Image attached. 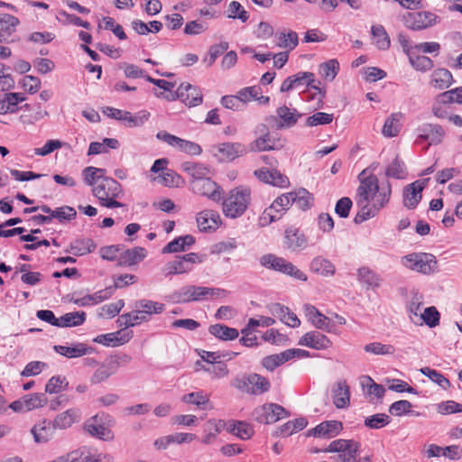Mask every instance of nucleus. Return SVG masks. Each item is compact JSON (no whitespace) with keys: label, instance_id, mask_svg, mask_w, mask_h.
Segmentation results:
<instances>
[{"label":"nucleus","instance_id":"f257e3e1","mask_svg":"<svg viewBox=\"0 0 462 462\" xmlns=\"http://www.w3.org/2000/svg\"><path fill=\"white\" fill-rule=\"evenodd\" d=\"M392 186L389 180L379 185L375 175H370L361 180L356 190V205L360 208L354 222L361 224L374 217L390 200Z\"/></svg>","mask_w":462,"mask_h":462},{"label":"nucleus","instance_id":"f03ea898","mask_svg":"<svg viewBox=\"0 0 462 462\" xmlns=\"http://www.w3.org/2000/svg\"><path fill=\"white\" fill-rule=\"evenodd\" d=\"M250 199L251 191L248 188L240 186L231 189L228 196L222 199L224 215L230 218L241 217L247 209Z\"/></svg>","mask_w":462,"mask_h":462},{"label":"nucleus","instance_id":"7ed1b4c3","mask_svg":"<svg viewBox=\"0 0 462 462\" xmlns=\"http://www.w3.org/2000/svg\"><path fill=\"white\" fill-rule=\"evenodd\" d=\"M224 295H226V291L220 288L186 285L174 291L171 298L177 303H188L208 300V298H220Z\"/></svg>","mask_w":462,"mask_h":462},{"label":"nucleus","instance_id":"20e7f679","mask_svg":"<svg viewBox=\"0 0 462 462\" xmlns=\"http://www.w3.org/2000/svg\"><path fill=\"white\" fill-rule=\"evenodd\" d=\"M92 192L103 207L109 208L125 207V204L115 199L122 193V187L111 177L104 178L101 183L94 187Z\"/></svg>","mask_w":462,"mask_h":462},{"label":"nucleus","instance_id":"39448f33","mask_svg":"<svg viewBox=\"0 0 462 462\" xmlns=\"http://www.w3.org/2000/svg\"><path fill=\"white\" fill-rule=\"evenodd\" d=\"M260 264L267 269L293 277L299 281H307V275L292 263L273 254H265L259 259Z\"/></svg>","mask_w":462,"mask_h":462},{"label":"nucleus","instance_id":"423d86ee","mask_svg":"<svg viewBox=\"0 0 462 462\" xmlns=\"http://www.w3.org/2000/svg\"><path fill=\"white\" fill-rule=\"evenodd\" d=\"M256 134H259L260 135L254 141L250 143L246 148L247 152L279 150L283 147V143L281 139L271 135L266 125H260L257 126Z\"/></svg>","mask_w":462,"mask_h":462},{"label":"nucleus","instance_id":"0eeeda50","mask_svg":"<svg viewBox=\"0 0 462 462\" xmlns=\"http://www.w3.org/2000/svg\"><path fill=\"white\" fill-rule=\"evenodd\" d=\"M315 75L309 71H300L292 76L286 78L281 85V92H288L293 89H300L303 88L310 87L313 89L319 91L322 97H325V91L319 87L314 85Z\"/></svg>","mask_w":462,"mask_h":462},{"label":"nucleus","instance_id":"6e6552de","mask_svg":"<svg viewBox=\"0 0 462 462\" xmlns=\"http://www.w3.org/2000/svg\"><path fill=\"white\" fill-rule=\"evenodd\" d=\"M360 443L354 439H336L333 440L328 448H324L325 452L341 453L339 458L343 462H356V455L360 448Z\"/></svg>","mask_w":462,"mask_h":462},{"label":"nucleus","instance_id":"1a4fd4ad","mask_svg":"<svg viewBox=\"0 0 462 462\" xmlns=\"http://www.w3.org/2000/svg\"><path fill=\"white\" fill-rule=\"evenodd\" d=\"M291 205L290 192L281 195L269 208L264 209L260 217V225L264 226L279 220L282 216V212L288 210Z\"/></svg>","mask_w":462,"mask_h":462},{"label":"nucleus","instance_id":"9d476101","mask_svg":"<svg viewBox=\"0 0 462 462\" xmlns=\"http://www.w3.org/2000/svg\"><path fill=\"white\" fill-rule=\"evenodd\" d=\"M190 187L194 193L208 197L215 202L223 199V189L209 176L202 180H191Z\"/></svg>","mask_w":462,"mask_h":462},{"label":"nucleus","instance_id":"9b49d317","mask_svg":"<svg viewBox=\"0 0 462 462\" xmlns=\"http://www.w3.org/2000/svg\"><path fill=\"white\" fill-rule=\"evenodd\" d=\"M403 264L414 271L430 273L433 270V265H436L437 262L435 256L427 253H414L408 254L402 258Z\"/></svg>","mask_w":462,"mask_h":462},{"label":"nucleus","instance_id":"f8f14e48","mask_svg":"<svg viewBox=\"0 0 462 462\" xmlns=\"http://www.w3.org/2000/svg\"><path fill=\"white\" fill-rule=\"evenodd\" d=\"M438 16L430 12L407 13L402 21L405 26L413 31H420L432 26Z\"/></svg>","mask_w":462,"mask_h":462},{"label":"nucleus","instance_id":"ddd939ff","mask_svg":"<svg viewBox=\"0 0 462 462\" xmlns=\"http://www.w3.org/2000/svg\"><path fill=\"white\" fill-rule=\"evenodd\" d=\"M301 116L297 109L282 106L276 109V116H272L266 120L269 123L274 122L276 129L291 128L297 124Z\"/></svg>","mask_w":462,"mask_h":462},{"label":"nucleus","instance_id":"4468645a","mask_svg":"<svg viewBox=\"0 0 462 462\" xmlns=\"http://www.w3.org/2000/svg\"><path fill=\"white\" fill-rule=\"evenodd\" d=\"M425 188V180H416L403 188V205L408 209H414L422 198V190Z\"/></svg>","mask_w":462,"mask_h":462},{"label":"nucleus","instance_id":"2eb2a0df","mask_svg":"<svg viewBox=\"0 0 462 462\" xmlns=\"http://www.w3.org/2000/svg\"><path fill=\"white\" fill-rule=\"evenodd\" d=\"M215 150V155L219 156V161H234L247 153L246 147L240 143H223L216 146Z\"/></svg>","mask_w":462,"mask_h":462},{"label":"nucleus","instance_id":"dca6fc26","mask_svg":"<svg viewBox=\"0 0 462 462\" xmlns=\"http://www.w3.org/2000/svg\"><path fill=\"white\" fill-rule=\"evenodd\" d=\"M198 227L202 232H212L221 225V217L218 212L212 209H205L197 215Z\"/></svg>","mask_w":462,"mask_h":462},{"label":"nucleus","instance_id":"f3484780","mask_svg":"<svg viewBox=\"0 0 462 462\" xmlns=\"http://www.w3.org/2000/svg\"><path fill=\"white\" fill-rule=\"evenodd\" d=\"M254 174L260 181L273 186L282 188L289 184L287 176L275 169L261 168L254 171Z\"/></svg>","mask_w":462,"mask_h":462},{"label":"nucleus","instance_id":"a211bd4d","mask_svg":"<svg viewBox=\"0 0 462 462\" xmlns=\"http://www.w3.org/2000/svg\"><path fill=\"white\" fill-rule=\"evenodd\" d=\"M299 345L313 349L322 350L332 346L330 339L319 331H310L304 334L299 340Z\"/></svg>","mask_w":462,"mask_h":462},{"label":"nucleus","instance_id":"6ab92c4d","mask_svg":"<svg viewBox=\"0 0 462 462\" xmlns=\"http://www.w3.org/2000/svg\"><path fill=\"white\" fill-rule=\"evenodd\" d=\"M343 424L337 420H327L319 423L309 431V435L319 438L331 439L340 433Z\"/></svg>","mask_w":462,"mask_h":462},{"label":"nucleus","instance_id":"aec40b11","mask_svg":"<svg viewBox=\"0 0 462 462\" xmlns=\"http://www.w3.org/2000/svg\"><path fill=\"white\" fill-rule=\"evenodd\" d=\"M83 429L92 437L102 440H112L114 439V435L108 428L98 424V415H94L88 419L84 423Z\"/></svg>","mask_w":462,"mask_h":462},{"label":"nucleus","instance_id":"412c9836","mask_svg":"<svg viewBox=\"0 0 462 462\" xmlns=\"http://www.w3.org/2000/svg\"><path fill=\"white\" fill-rule=\"evenodd\" d=\"M357 279L366 290H376L383 283L381 275L367 266L360 267L357 270Z\"/></svg>","mask_w":462,"mask_h":462},{"label":"nucleus","instance_id":"4be33fe9","mask_svg":"<svg viewBox=\"0 0 462 462\" xmlns=\"http://www.w3.org/2000/svg\"><path fill=\"white\" fill-rule=\"evenodd\" d=\"M53 349L56 353L68 358L80 357L94 352L92 346H88L83 343H78L71 346L57 345L53 346Z\"/></svg>","mask_w":462,"mask_h":462},{"label":"nucleus","instance_id":"5701e85b","mask_svg":"<svg viewBox=\"0 0 462 462\" xmlns=\"http://www.w3.org/2000/svg\"><path fill=\"white\" fill-rule=\"evenodd\" d=\"M146 256L143 247L136 246L122 252L118 257V266H132L143 261Z\"/></svg>","mask_w":462,"mask_h":462},{"label":"nucleus","instance_id":"b1692460","mask_svg":"<svg viewBox=\"0 0 462 462\" xmlns=\"http://www.w3.org/2000/svg\"><path fill=\"white\" fill-rule=\"evenodd\" d=\"M310 271L323 277H332L336 273V267L328 259L318 255L310 263Z\"/></svg>","mask_w":462,"mask_h":462},{"label":"nucleus","instance_id":"393cba45","mask_svg":"<svg viewBox=\"0 0 462 462\" xmlns=\"http://www.w3.org/2000/svg\"><path fill=\"white\" fill-rule=\"evenodd\" d=\"M284 244L291 250L303 249L307 246V237L298 228L289 227L285 230Z\"/></svg>","mask_w":462,"mask_h":462},{"label":"nucleus","instance_id":"a878e982","mask_svg":"<svg viewBox=\"0 0 462 462\" xmlns=\"http://www.w3.org/2000/svg\"><path fill=\"white\" fill-rule=\"evenodd\" d=\"M119 367V364L110 360L103 363L92 374L90 382L97 384L107 380L111 375L115 374Z\"/></svg>","mask_w":462,"mask_h":462},{"label":"nucleus","instance_id":"bb28decb","mask_svg":"<svg viewBox=\"0 0 462 462\" xmlns=\"http://www.w3.org/2000/svg\"><path fill=\"white\" fill-rule=\"evenodd\" d=\"M226 427V422L223 420L210 419L203 426L205 433L202 443L208 445L212 443L217 436Z\"/></svg>","mask_w":462,"mask_h":462},{"label":"nucleus","instance_id":"cd10ccee","mask_svg":"<svg viewBox=\"0 0 462 462\" xmlns=\"http://www.w3.org/2000/svg\"><path fill=\"white\" fill-rule=\"evenodd\" d=\"M196 239L191 235H186L176 237L162 248V254L185 252L192 245H194Z\"/></svg>","mask_w":462,"mask_h":462},{"label":"nucleus","instance_id":"c85d7f7f","mask_svg":"<svg viewBox=\"0 0 462 462\" xmlns=\"http://www.w3.org/2000/svg\"><path fill=\"white\" fill-rule=\"evenodd\" d=\"M120 334L121 331L99 335L96 337L93 341L106 346H118L128 342L133 337L132 331L124 334L122 337H118Z\"/></svg>","mask_w":462,"mask_h":462},{"label":"nucleus","instance_id":"c756f323","mask_svg":"<svg viewBox=\"0 0 462 462\" xmlns=\"http://www.w3.org/2000/svg\"><path fill=\"white\" fill-rule=\"evenodd\" d=\"M80 418V411L79 409H69L56 416L54 420L51 422L54 429L65 430L69 427Z\"/></svg>","mask_w":462,"mask_h":462},{"label":"nucleus","instance_id":"7c9ffc66","mask_svg":"<svg viewBox=\"0 0 462 462\" xmlns=\"http://www.w3.org/2000/svg\"><path fill=\"white\" fill-rule=\"evenodd\" d=\"M333 402L338 409L346 408L350 403L349 387L345 381L336 383L332 390Z\"/></svg>","mask_w":462,"mask_h":462},{"label":"nucleus","instance_id":"2f4dec72","mask_svg":"<svg viewBox=\"0 0 462 462\" xmlns=\"http://www.w3.org/2000/svg\"><path fill=\"white\" fill-rule=\"evenodd\" d=\"M54 430L55 429L50 421L43 420L35 424L31 432L36 443H46L52 438Z\"/></svg>","mask_w":462,"mask_h":462},{"label":"nucleus","instance_id":"473e14b6","mask_svg":"<svg viewBox=\"0 0 462 462\" xmlns=\"http://www.w3.org/2000/svg\"><path fill=\"white\" fill-rule=\"evenodd\" d=\"M134 308H138L143 311L144 316H147L148 321H150L152 315L161 314L164 311L165 305L162 302L142 299L134 302Z\"/></svg>","mask_w":462,"mask_h":462},{"label":"nucleus","instance_id":"72a5a7b5","mask_svg":"<svg viewBox=\"0 0 462 462\" xmlns=\"http://www.w3.org/2000/svg\"><path fill=\"white\" fill-rule=\"evenodd\" d=\"M420 131V138L429 141L430 144H439L445 134L444 129L439 125H425Z\"/></svg>","mask_w":462,"mask_h":462},{"label":"nucleus","instance_id":"f704fd0d","mask_svg":"<svg viewBox=\"0 0 462 462\" xmlns=\"http://www.w3.org/2000/svg\"><path fill=\"white\" fill-rule=\"evenodd\" d=\"M181 169L192 178L191 180H202L210 175V169L199 162H185L181 164Z\"/></svg>","mask_w":462,"mask_h":462},{"label":"nucleus","instance_id":"c9c22d12","mask_svg":"<svg viewBox=\"0 0 462 462\" xmlns=\"http://www.w3.org/2000/svg\"><path fill=\"white\" fill-rule=\"evenodd\" d=\"M226 430L228 432L242 439H248L254 434L253 427L247 422L242 420H229L226 422Z\"/></svg>","mask_w":462,"mask_h":462},{"label":"nucleus","instance_id":"e433bc0d","mask_svg":"<svg viewBox=\"0 0 462 462\" xmlns=\"http://www.w3.org/2000/svg\"><path fill=\"white\" fill-rule=\"evenodd\" d=\"M180 87H184V89H182L183 97H181V100L186 105L189 106H197L202 103V94L197 87L189 83H181Z\"/></svg>","mask_w":462,"mask_h":462},{"label":"nucleus","instance_id":"4c0bfd02","mask_svg":"<svg viewBox=\"0 0 462 462\" xmlns=\"http://www.w3.org/2000/svg\"><path fill=\"white\" fill-rule=\"evenodd\" d=\"M208 332L217 338L224 341L234 340L239 336V332L236 328H229L224 324L209 326Z\"/></svg>","mask_w":462,"mask_h":462},{"label":"nucleus","instance_id":"58836bf2","mask_svg":"<svg viewBox=\"0 0 462 462\" xmlns=\"http://www.w3.org/2000/svg\"><path fill=\"white\" fill-rule=\"evenodd\" d=\"M402 114L400 112L393 113L384 122L383 126V134L386 137L396 136L401 131V119Z\"/></svg>","mask_w":462,"mask_h":462},{"label":"nucleus","instance_id":"ea45409f","mask_svg":"<svg viewBox=\"0 0 462 462\" xmlns=\"http://www.w3.org/2000/svg\"><path fill=\"white\" fill-rule=\"evenodd\" d=\"M431 78L432 86L439 89L448 88L453 82V76L447 69H435Z\"/></svg>","mask_w":462,"mask_h":462},{"label":"nucleus","instance_id":"a19ab883","mask_svg":"<svg viewBox=\"0 0 462 462\" xmlns=\"http://www.w3.org/2000/svg\"><path fill=\"white\" fill-rule=\"evenodd\" d=\"M273 311L278 315L282 322L291 328H298L300 325V320L288 307L276 303L273 307Z\"/></svg>","mask_w":462,"mask_h":462},{"label":"nucleus","instance_id":"79ce46f5","mask_svg":"<svg viewBox=\"0 0 462 462\" xmlns=\"http://www.w3.org/2000/svg\"><path fill=\"white\" fill-rule=\"evenodd\" d=\"M87 315L84 311L69 312L58 318V328H71L82 325L86 321Z\"/></svg>","mask_w":462,"mask_h":462},{"label":"nucleus","instance_id":"37998d69","mask_svg":"<svg viewBox=\"0 0 462 462\" xmlns=\"http://www.w3.org/2000/svg\"><path fill=\"white\" fill-rule=\"evenodd\" d=\"M250 386V394H262L268 392L271 388V383L267 378L258 374H251L250 379L247 380Z\"/></svg>","mask_w":462,"mask_h":462},{"label":"nucleus","instance_id":"c03bdc74","mask_svg":"<svg viewBox=\"0 0 462 462\" xmlns=\"http://www.w3.org/2000/svg\"><path fill=\"white\" fill-rule=\"evenodd\" d=\"M290 197L291 205L295 204L297 208L302 210L309 209L313 201L311 194L305 189L290 192Z\"/></svg>","mask_w":462,"mask_h":462},{"label":"nucleus","instance_id":"a18cd8bd","mask_svg":"<svg viewBox=\"0 0 462 462\" xmlns=\"http://www.w3.org/2000/svg\"><path fill=\"white\" fill-rule=\"evenodd\" d=\"M119 142L115 138H105L102 143L92 142L89 144L88 155H97L99 153H106L108 149H117Z\"/></svg>","mask_w":462,"mask_h":462},{"label":"nucleus","instance_id":"49530a36","mask_svg":"<svg viewBox=\"0 0 462 462\" xmlns=\"http://www.w3.org/2000/svg\"><path fill=\"white\" fill-rule=\"evenodd\" d=\"M181 401L188 404H194L200 410H206L209 403V397L203 391H199L184 394Z\"/></svg>","mask_w":462,"mask_h":462},{"label":"nucleus","instance_id":"de8ad7c7","mask_svg":"<svg viewBox=\"0 0 462 462\" xmlns=\"http://www.w3.org/2000/svg\"><path fill=\"white\" fill-rule=\"evenodd\" d=\"M193 266H187L184 263L181 256H177L174 261L168 262L164 268L163 272L165 273V276L173 275V274H182L192 270Z\"/></svg>","mask_w":462,"mask_h":462},{"label":"nucleus","instance_id":"09e8293b","mask_svg":"<svg viewBox=\"0 0 462 462\" xmlns=\"http://www.w3.org/2000/svg\"><path fill=\"white\" fill-rule=\"evenodd\" d=\"M371 32L373 36L376 39L375 43L379 50L385 51L390 48V37L383 25L379 24L372 26Z\"/></svg>","mask_w":462,"mask_h":462},{"label":"nucleus","instance_id":"8fccbe9b","mask_svg":"<svg viewBox=\"0 0 462 462\" xmlns=\"http://www.w3.org/2000/svg\"><path fill=\"white\" fill-rule=\"evenodd\" d=\"M149 116L150 113L144 110L140 111L135 115H132V113L125 111L121 121L129 127H135L142 125L148 120Z\"/></svg>","mask_w":462,"mask_h":462},{"label":"nucleus","instance_id":"3c124183","mask_svg":"<svg viewBox=\"0 0 462 462\" xmlns=\"http://www.w3.org/2000/svg\"><path fill=\"white\" fill-rule=\"evenodd\" d=\"M97 247V244L91 239L76 240L71 245V251L75 255L82 256L93 252Z\"/></svg>","mask_w":462,"mask_h":462},{"label":"nucleus","instance_id":"603ef678","mask_svg":"<svg viewBox=\"0 0 462 462\" xmlns=\"http://www.w3.org/2000/svg\"><path fill=\"white\" fill-rule=\"evenodd\" d=\"M276 36L279 39L277 45L281 48L291 51L295 49L299 43L298 34L293 31H289L287 33L282 32L280 33H276Z\"/></svg>","mask_w":462,"mask_h":462},{"label":"nucleus","instance_id":"864d4df0","mask_svg":"<svg viewBox=\"0 0 462 462\" xmlns=\"http://www.w3.org/2000/svg\"><path fill=\"white\" fill-rule=\"evenodd\" d=\"M385 175L389 178L402 180L406 177V169L404 162L396 157L386 168Z\"/></svg>","mask_w":462,"mask_h":462},{"label":"nucleus","instance_id":"5fc2aeb1","mask_svg":"<svg viewBox=\"0 0 462 462\" xmlns=\"http://www.w3.org/2000/svg\"><path fill=\"white\" fill-rule=\"evenodd\" d=\"M77 216V211L74 208L69 206H63L60 208H56L55 209H52V212L51 215H48L49 217H51V221L53 218H57L60 223L64 221H70L74 219Z\"/></svg>","mask_w":462,"mask_h":462},{"label":"nucleus","instance_id":"6e6d98bb","mask_svg":"<svg viewBox=\"0 0 462 462\" xmlns=\"http://www.w3.org/2000/svg\"><path fill=\"white\" fill-rule=\"evenodd\" d=\"M364 350L366 353H371L376 356H387L393 355L395 353V347L390 344H382L381 342H373L366 344L364 346Z\"/></svg>","mask_w":462,"mask_h":462},{"label":"nucleus","instance_id":"4d7b16f0","mask_svg":"<svg viewBox=\"0 0 462 462\" xmlns=\"http://www.w3.org/2000/svg\"><path fill=\"white\" fill-rule=\"evenodd\" d=\"M84 181L88 186H93L96 181L102 179L104 180V178H106L105 173L106 170L102 168H96L93 166H88L85 168L82 171Z\"/></svg>","mask_w":462,"mask_h":462},{"label":"nucleus","instance_id":"13d9d810","mask_svg":"<svg viewBox=\"0 0 462 462\" xmlns=\"http://www.w3.org/2000/svg\"><path fill=\"white\" fill-rule=\"evenodd\" d=\"M420 371L423 375L427 376L432 382L439 385L442 389L446 390L450 387V382L448 379L437 370L431 369L430 367H423Z\"/></svg>","mask_w":462,"mask_h":462},{"label":"nucleus","instance_id":"bf43d9fd","mask_svg":"<svg viewBox=\"0 0 462 462\" xmlns=\"http://www.w3.org/2000/svg\"><path fill=\"white\" fill-rule=\"evenodd\" d=\"M339 70V63L337 60H329L319 65V74L327 80L332 81Z\"/></svg>","mask_w":462,"mask_h":462},{"label":"nucleus","instance_id":"052dcab7","mask_svg":"<svg viewBox=\"0 0 462 462\" xmlns=\"http://www.w3.org/2000/svg\"><path fill=\"white\" fill-rule=\"evenodd\" d=\"M266 416H268L267 424L274 423L280 419L290 415L282 405L276 403H266Z\"/></svg>","mask_w":462,"mask_h":462},{"label":"nucleus","instance_id":"680f3d73","mask_svg":"<svg viewBox=\"0 0 462 462\" xmlns=\"http://www.w3.org/2000/svg\"><path fill=\"white\" fill-rule=\"evenodd\" d=\"M26 411L44 406L48 400L45 393L28 394L23 397Z\"/></svg>","mask_w":462,"mask_h":462},{"label":"nucleus","instance_id":"e2e57ef3","mask_svg":"<svg viewBox=\"0 0 462 462\" xmlns=\"http://www.w3.org/2000/svg\"><path fill=\"white\" fill-rule=\"evenodd\" d=\"M390 417L385 413H376L365 420V426L369 429L378 430L390 423Z\"/></svg>","mask_w":462,"mask_h":462},{"label":"nucleus","instance_id":"0e129e2a","mask_svg":"<svg viewBox=\"0 0 462 462\" xmlns=\"http://www.w3.org/2000/svg\"><path fill=\"white\" fill-rule=\"evenodd\" d=\"M174 147L189 155H199L202 152V148L199 143L180 137H178Z\"/></svg>","mask_w":462,"mask_h":462},{"label":"nucleus","instance_id":"69168bd1","mask_svg":"<svg viewBox=\"0 0 462 462\" xmlns=\"http://www.w3.org/2000/svg\"><path fill=\"white\" fill-rule=\"evenodd\" d=\"M334 118L333 114L325 112H317L310 116L306 119V126L313 127L318 125H324L332 123Z\"/></svg>","mask_w":462,"mask_h":462},{"label":"nucleus","instance_id":"338daca9","mask_svg":"<svg viewBox=\"0 0 462 462\" xmlns=\"http://www.w3.org/2000/svg\"><path fill=\"white\" fill-rule=\"evenodd\" d=\"M159 182L166 187H179L184 181L180 175L172 170H166L159 176Z\"/></svg>","mask_w":462,"mask_h":462},{"label":"nucleus","instance_id":"774afa93","mask_svg":"<svg viewBox=\"0 0 462 462\" xmlns=\"http://www.w3.org/2000/svg\"><path fill=\"white\" fill-rule=\"evenodd\" d=\"M69 383L66 377L61 375L52 376L45 385V392L48 393H58L66 389Z\"/></svg>","mask_w":462,"mask_h":462}]
</instances>
